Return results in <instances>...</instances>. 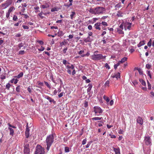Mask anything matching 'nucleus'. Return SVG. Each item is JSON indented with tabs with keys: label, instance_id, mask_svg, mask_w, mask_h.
<instances>
[{
	"label": "nucleus",
	"instance_id": "1",
	"mask_svg": "<svg viewBox=\"0 0 154 154\" xmlns=\"http://www.w3.org/2000/svg\"><path fill=\"white\" fill-rule=\"evenodd\" d=\"M106 11L105 8L97 6L94 8H91L89 10V12L92 14H103Z\"/></svg>",
	"mask_w": 154,
	"mask_h": 154
},
{
	"label": "nucleus",
	"instance_id": "2",
	"mask_svg": "<svg viewBox=\"0 0 154 154\" xmlns=\"http://www.w3.org/2000/svg\"><path fill=\"white\" fill-rule=\"evenodd\" d=\"M54 138L53 134H50L47 137L46 139V143L47 145L46 149L48 151L49 150L50 147L53 143Z\"/></svg>",
	"mask_w": 154,
	"mask_h": 154
},
{
	"label": "nucleus",
	"instance_id": "3",
	"mask_svg": "<svg viewBox=\"0 0 154 154\" xmlns=\"http://www.w3.org/2000/svg\"><path fill=\"white\" fill-rule=\"evenodd\" d=\"M106 56H103L101 54H93L91 56V59L94 61L99 60L101 59H105Z\"/></svg>",
	"mask_w": 154,
	"mask_h": 154
},
{
	"label": "nucleus",
	"instance_id": "4",
	"mask_svg": "<svg viewBox=\"0 0 154 154\" xmlns=\"http://www.w3.org/2000/svg\"><path fill=\"white\" fill-rule=\"evenodd\" d=\"M103 111L101 108L98 106H95L93 108V111L95 112L96 116L101 115Z\"/></svg>",
	"mask_w": 154,
	"mask_h": 154
},
{
	"label": "nucleus",
	"instance_id": "5",
	"mask_svg": "<svg viewBox=\"0 0 154 154\" xmlns=\"http://www.w3.org/2000/svg\"><path fill=\"white\" fill-rule=\"evenodd\" d=\"M12 0H7L6 1L5 3L2 4L0 6L1 7V8L2 9H4L6 8L11 5L12 4Z\"/></svg>",
	"mask_w": 154,
	"mask_h": 154
},
{
	"label": "nucleus",
	"instance_id": "6",
	"mask_svg": "<svg viewBox=\"0 0 154 154\" xmlns=\"http://www.w3.org/2000/svg\"><path fill=\"white\" fill-rule=\"evenodd\" d=\"M24 154H30V149L29 145L28 144H26L24 146L23 150Z\"/></svg>",
	"mask_w": 154,
	"mask_h": 154
},
{
	"label": "nucleus",
	"instance_id": "7",
	"mask_svg": "<svg viewBox=\"0 0 154 154\" xmlns=\"http://www.w3.org/2000/svg\"><path fill=\"white\" fill-rule=\"evenodd\" d=\"M132 23L129 22H126L124 23V29L125 30L128 29L129 30L130 29Z\"/></svg>",
	"mask_w": 154,
	"mask_h": 154
},
{
	"label": "nucleus",
	"instance_id": "8",
	"mask_svg": "<svg viewBox=\"0 0 154 154\" xmlns=\"http://www.w3.org/2000/svg\"><path fill=\"white\" fill-rule=\"evenodd\" d=\"M144 142L147 145H149L151 143V140L149 137H145Z\"/></svg>",
	"mask_w": 154,
	"mask_h": 154
},
{
	"label": "nucleus",
	"instance_id": "9",
	"mask_svg": "<svg viewBox=\"0 0 154 154\" xmlns=\"http://www.w3.org/2000/svg\"><path fill=\"white\" fill-rule=\"evenodd\" d=\"M101 23H97L94 24V27L96 29H98L99 30H101L100 26H101Z\"/></svg>",
	"mask_w": 154,
	"mask_h": 154
},
{
	"label": "nucleus",
	"instance_id": "10",
	"mask_svg": "<svg viewBox=\"0 0 154 154\" xmlns=\"http://www.w3.org/2000/svg\"><path fill=\"white\" fill-rule=\"evenodd\" d=\"M45 153V149L39 145V154H44Z\"/></svg>",
	"mask_w": 154,
	"mask_h": 154
},
{
	"label": "nucleus",
	"instance_id": "11",
	"mask_svg": "<svg viewBox=\"0 0 154 154\" xmlns=\"http://www.w3.org/2000/svg\"><path fill=\"white\" fill-rule=\"evenodd\" d=\"M137 122L141 125H142L143 124V120L142 118L140 117H138L137 119Z\"/></svg>",
	"mask_w": 154,
	"mask_h": 154
},
{
	"label": "nucleus",
	"instance_id": "12",
	"mask_svg": "<svg viewBox=\"0 0 154 154\" xmlns=\"http://www.w3.org/2000/svg\"><path fill=\"white\" fill-rule=\"evenodd\" d=\"M32 8L33 11H34L35 13H37L38 11V7L37 6H33L32 7Z\"/></svg>",
	"mask_w": 154,
	"mask_h": 154
},
{
	"label": "nucleus",
	"instance_id": "13",
	"mask_svg": "<svg viewBox=\"0 0 154 154\" xmlns=\"http://www.w3.org/2000/svg\"><path fill=\"white\" fill-rule=\"evenodd\" d=\"M25 45V43L24 42H21L20 43H19L18 45V48L17 50H19L22 47L24 46V45Z\"/></svg>",
	"mask_w": 154,
	"mask_h": 154
},
{
	"label": "nucleus",
	"instance_id": "14",
	"mask_svg": "<svg viewBox=\"0 0 154 154\" xmlns=\"http://www.w3.org/2000/svg\"><path fill=\"white\" fill-rule=\"evenodd\" d=\"M46 99L48 100L50 102H53L54 104H56V102L54 101V100L51 97H50L49 96H47L46 97Z\"/></svg>",
	"mask_w": 154,
	"mask_h": 154
},
{
	"label": "nucleus",
	"instance_id": "15",
	"mask_svg": "<svg viewBox=\"0 0 154 154\" xmlns=\"http://www.w3.org/2000/svg\"><path fill=\"white\" fill-rule=\"evenodd\" d=\"M113 149L114 151L115 152L116 154H120V149L119 148H114Z\"/></svg>",
	"mask_w": 154,
	"mask_h": 154
},
{
	"label": "nucleus",
	"instance_id": "16",
	"mask_svg": "<svg viewBox=\"0 0 154 154\" xmlns=\"http://www.w3.org/2000/svg\"><path fill=\"white\" fill-rule=\"evenodd\" d=\"M84 41L87 43V42H90L91 41V40L90 36H88L87 37L84 39Z\"/></svg>",
	"mask_w": 154,
	"mask_h": 154
},
{
	"label": "nucleus",
	"instance_id": "17",
	"mask_svg": "<svg viewBox=\"0 0 154 154\" xmlns=\"http://www.w3.org/2000/svg\"><path fill=\"white\" fill-rule=\"evenodd\" d=\"M127 57H125L123 58H122L121 60L119 61L118 62L120 64L121 63H124L125 61H126L127 60Z\"/></svg>",
	"mask_w": 154,
	"mask_h": 154
},
{
	"label": "nucleus",
	"instance_id": "18",
	"mask_svg": "<svg viewBox=\"0 0 154 154\" xmlns=\"http://www.w3.org/2000/svg\"><path fill=\"white\" fill-rule=\"evenodd\" d=\"M122 6L121 3H119L117 4L115 6V10H117L119 9V8H121Z\"/></svg>",
	"mask_w": 154,
	"mask_h": 154
},
{
	"label": "nucleus",
	"instance_id": "19",
	"mask_svg": "<svg viewBox=\"0 0 154 154\" xmlns=\"http://www.w3.org/2000/svg\"><path fill=\"white\" fill-rule=\"evenodd\" d=\"M8 129L10 131V134L13 136L14 134V131L13 129L10 127H9Z\"/></svg>",
	"mask_w": 154,
	"mask_h": 154
},
{
	"label": "nucleus",
	"instance_id": "20",
	"mask_svg": "<svg viewBox=\"0 0 154 154\" xmlns=\"http://www.w3.org/2000/svg\"><path fill=\"white\" fill-rule=\"evenodd\" d=\"M145 44V42L144 40L140 42L139 44L137 45V46L138 47L143 45Z\"/></svg>",
	"mask_w": 154,
	"mask_h": 154
},
{
	"label": "nucleus",
	"instance_id": "21",
	"mask_svg": "<svg viewBox=\"0 0 154 154\" xmlns=\"http://www.w3.org/2000/svg\"><path fill=\"white\" fill-rule=\"evenodd\" d=\"M88 87L87 91L88 92H90L92 87V85L91 84L89 83L88 84Z\"/></svg>",
	"mask_w": 154,
	"mask_h": 154
},
{
	"label": "nucleus",
	"instance_id": "22",
	"mask_svg": "<svg viewBox=\"0 0 154 154\" xmlns=\"http://www.w3.org/2000/svg\"><path fill=\"white\" fill-rule=\"evenodd\" d=\"M69 2H70V3L69 4H67L65 5V6L69 7L72 5L73 0H69Z\"/></svg>",
	"mask_w": 154,
	"mask_h": 154
},
{
	"label": "nucleus",
	"instance_id": "23",
	"mask_svg": "<svg viewBox=\"0 0 154 154\" xmlns=\"http://www.w3.org/2000/svg\"><path fill=\"white\" fill-rule=\"evenodd\" d=\"M15 8L14 7H11L8 10V11L11 13L12 11L15 10Z\"/></svg>",
	"mask_w": 154,
	"mask_h": 154
},
{
	"label": "nucleus",
	"instance_id": "24",
	"mask_svg": "<svg viewBox=\"0 0 154 154\" xmlns=\"http://www.w3.org/2000/svg\"><path fill=\"white\" fill-rule=\"evenodd\" d=\"M67 69H73L74 67L72 64H71L70 65H67L66 66Z\"/></svg>",
	"mask_w": 154,
	"mask_h": 154
},
{
	"label": "nucleus",
	"instance_id": "25",
	"mask_svg": "<svg viewBox=\"0 0 154 154\" xmlns=\"http://www.w3.org/2000/svg\"><path fill=\"white\" fill-rule=\"evenodd\" d=\"M23 72H21L20 73L17 75L15 77L17 78V79H19L23 76Z\"/></svg>",
	"mask_w": 154,
	"mask_h": 154
},
{
	"label": "nucleus",
	"instance_id": "26",
	"mask_svg": "<svg viewBox=\"0 0 154 154\" xmlns=\"http://www.w3.org/2000/svg\"><path fill=\"white\" fill-rule=\"evenodd\" d=\"M103 98L105 100L106 102L108 103L110 99L109 98L106 96L105 95H104L103 96Z\"/></svg>",
	"mask_w": 154,
	"mask_h": 154
},
{
	"label": "nucleus",
	"instance_id": "27",
	"mask_svg": "<svg viewBox=\"0 0 154 154\" xmlns=\"http://www.w3.org/2000/svg\"><path fill=\"white\" fill-rule=\"evenodd\" d=\"M58 35L59 36H62L64 34V33L62 31H59L58 33Z\"/></svg>",
	"mask_w": 154,
	"mask_h": 154
},
{
	"label": "nucleus",
	"instance_id": "28",
	"mask_svg": "<svg viewBox=\"0 0 154 154\" xmlns=\"http://www.w3.org/2000/svg\"><path fill=\"white\" fill-rule=\"evenodd\" d=\"M120 74L119 73H118L117 74L115 75L114 76H112L113 78H116L117 79L118 78H119L120 77Z\"/></svg>",
	"mask_w": 154,
	"mask_h": 154
},
{
	"label": "nucleus",
	"instance_id": "29",
	"mask_svg": "<svg viewBox=\"0 0 154 154\" xmlns=\"http://www.w3.org/2000/svg\"><path fill=\"white\" fill-rule=\"evenodd\" d=\"M140 82L141 83L142 85L143 86L146 85V83L145 81L142 79H140Z\"/></svg>",
	"mask_w": 154,
	"mask_h": 154
},
{
	"label": "nucleus",
	"instance_id": "30",
	"mask_svg": "<svg viewBox=\"0 0 154 154\" xmlns=\"http://www.w3.org/2000/svg\"><path fill=\"white\" fill-rule=\"evenodd\" d=\"M116 15L118 17H122V13L120 11H119Z\"/></svg>",
	"mask_w": 154,
	"mask_h": 154
},
{
	"label": "nucleus",
	"instance_id": "31",
	"mask_svg": "<svg viewBox=\"0 0 154 154\" xmlns=\"http://www.w3.org/2000/svg\"><path fill=\"white\" fill-rule=\"evenodd\" d=\"M147 83L148 85V88L149 90H150L151 89V86L148 80L147 81Z\"/></svg>",
	"mask_w": 154,
	"mask_h": 154
},
{
	"label": "nucleus",
	"instance_id": "32",
	"mask_svg": "<svg viewBox=\"0 0 154 154\" xmlns=\"http://www.w3.org/2000/svg\"><path fill=\"white\" fill-rule=\"evenodd\" d=\"M38 144H37L36 147L35 151V154H38Z\"/></svg>",
	"mask_w": 154,
	"mask_h": 154
},
{
	"label": "nucleus",
	"instance_id": "33",
	"mask_svg": "<svg viewBox=\"0 0 154 154\" xmlns=\"http://www.w3.org/2000/svg\"><path fill=\"white\" fill-rule=\"evenodd\" d=\"M75 15V12H72L71 14L70 15V17L71 19H72L73 18V16Z\"/></svg>",
	"mask_w": 154,
	"mask_h": 154
},
{
	"label": "nucleus",
	"instance_id": "34",
	"mask_svg": "<svg viewBox=\"0 0 154 154\" xmlns=\"http://www.w3.org/2000/svg\"><path fill=\"white\" fill-rule=\"evenodd\" d=\"M45 83L49 89H50L51 88V86L47 82H45Z\"/></svg>",
	"mask_w": 154,
	"mask_h": 154
},
{
	"label": "nucleus",
	"instance_id": "35",
	"mask_svg": "<svg viewBox=\"0 0 154 154\" xmlns=\"http://www.w3.org/2000/svg\"><path fill=\"white\" fill-rule=\"evenodd\" d=\"M117 31L120 34H123L124 33V32L122 31V29L121 30L120 29H118Z\"/></svg>",
	"mask_w": 154,
	"mask_h": 154
},
{
	"label": "nucleus",
	"instance_id": "36",
	"mask_svg": "<svg viewBox=\"0 0 154 154\" xmlns=\"http://www.w3.org/2000/svg\"><path fill=\"white\" fill-rule=\"evenodd\" d=\"M109 81H107L104 84V86L105 87H109Z\"/></svg>",
	"mask_w": 154,
	"mask_h": 154
},
{
	"label": "nucleus",
	"instance_id": "37",
	"mask_svg": "<svg viewBox=\"0 0 154 154\" xmlns=\"http://www.w3.org/2000/svg\"><path fill=\"white\" fill-rule=\"evenodd\" d=\"M102 118V117L100 118L98 117H96L93 118L92 119L93 120H100Z\"/></svg>",
	"mask_w": 154,
	"mask_h": 154
},
{
	"label": "nucleus",
	"instance_id": "38",
	"mask_svg": "<svg viewBox=\"0 0 154 154\" xmlns=\"http://www.w3.org/2000/svg\"><path fill=\"white\" fill-rule=\"evenodd\" d=\"M146 67L148 69H149L152 67V65L147 64L146 65Z\"/></svg>",
	"mask_w": 154,
	"mask_h": 154
},
{
	"label": "nucleus",
	"instance_id": "39",
	"mask_svg": "<svg viewBox=\"0 0 154 154\" xmlns=\"http://www.w3.org/2000/svg\"><path fill=\"white\" fill-rule=\"evenodd\" d=\"M147 74L149 76L150 78V79H152V75H151V73L150 72V71H147Z\"/></svg>",
	"mask_w": 154,
	"mask_h": 154
},
{
	"label": "nucleus",
	"instance_id": "40",
	"mask_svg": "<svg viewBox=\"0 0 154 154\" xmlns=\"http://www.w3.org/2000/svg\"><path fill=\"white\" fill-rule=\"evenodd\" d=\"M11 87V85L10 83H8L6 85V87L8 90H9Z\"/></svg>",
	"mask_w": 154,
	"mask_h": 154
},
{
	"label": "nucleus",
	"instance_id": "41",
	"mask_svg": "<svg viewBox=\"0 0 154 154\" xmlns=\"http://www.w3.org/2000/svg\"><path fill=\"white\" fill-rule=\"evenodd\" d=\"M120 64V63L118 62L117 63H116V64H115L114 65V68L115 69H116L117 68V67L119 66V65Z\"/></svg>",
	"mask_w": 154,
	"mask_h": 154
},
{
	"label": "nucleus",
	"instance_id": "42",
	"mask_svg": "<svg viewBox=\"0 0 154 154\" xmlns=\"http://www.w3.org/2000/svg\"><path fill=\"white\" fill-rule=\"evenodd\" d=\"M16 91L17 92H20V86H17L16 88Z\"/></svg>",
	"mask_w": 154,
	"mask_h": 154
},
{
	"label": "nucleus",
	"instance_id": "43",
	"mask_svg": "<svg viewBox=\"0 0 154 154\" xmlns=\"http://www.w3.org/2000/svg\"><path fill=\"white\" fill-rule=\"evenodd\" d=\"M152 45V40L150 39L149 41L147 43V45L149 47H150Z\"/></svg>",
	"mask_w": 154,
	"mask_h": 154
},
{
	"label": "nucleus",
	"instance_id": "44",
	"mask_svg": "<svg viewBox=\"0 0 154 154\" xmlns=\"http://www.w3.org/2000/svg\"><path fill=\"white\" fill-rule=\"evenodd\" d=\"M95 1L97 2V3L98 4H100L103 2V1L101 0H95Z\"/></svg>",
	"mask_w": 154,
	"mask_h": 154
},
{
	"label": "nucleus",
	"instance_id": "45",
	"mask_svg": "<svg viewBox=\"0 0 154 154\" xmlns=\"http://www.w3.org/2000/svg\"><path fill=\"white\" fill-rule=\"evenodd\" d=\"M92 142V141H91L89 142L87 144V145L86 146V148H88L89 147V146H90L91 143Z\"/></svg>",
	"mask_w": 154,
	"mask_h": 154
},
{
	"label": "nucleus",
	"instance_id": "46",
	"mask_svg": "<svg viewBox=\"0 0 154 154\" xmlns=\"http://www.w3.org/2000/svg\"><path fill=\"white\" fill-rule=\"evenodd\" d=\"M25 53V51L24 50H21L19 51V54L23 55Z\"/></svg>",
	"mask_w": 154,
	"mask_h": 154
},
{
	"label": "nucleus",
	"instance_id": "47",
	"mask_svg": "<svg viewBox=\"0 0 154 154\" xmlns=\"http://www.w3.org/2000/svg\"><path fill=\"white\" fill-rule=\"evenodd\" d=\"M65 151L66 152H69V148L68 147H66L65 148Z\"/></svg>",
	"mask_w": 154,
	"mask_h": 154
},
{
	"label": "nucleus",
	"instance_id": "48",
	"mask_svg": "<svg viewBox=\"0 0 154 154\" xmlns=\"http://www.w3.org/2000/svg\"><path fill=\"white\" fill-rule=\"evenodd\" d=\"M101 23L104 26H108L107 23L105 22H102Z\"/></svg>",
	"mask_w": 154,
	"mask_h": 154
},
{
	"label": "nucleus",
	"instance_id": "49",
	"mask_svg": "<svg viewBox=\"0 0 154 154\" xmlns=\"http://www.w3.org/2000/svg\"><path fill=\"white\" fill-rule=\"evenodd\" d=\"M29 120L30 122V123H29V122H27V125H31V122H32V119H29Z\"/></svg>",
	"mask_w": 154,
	"mask_h": 154
},
{
	"label": "nucleus",
	"instance_id": "50",
	"mask_svg": "<svg viewBox=\"0 0 154 154\" xmlns=\"http://www.w3.org/2000/svg\"><path fill=\"white\" fill-rule=\"evenodd\" d=\"M137 70H138L140 74L142 75L143 74V72L140 69L138 68L137 69Z\"/></svg>",
	"mask_w": 154,
	"mask_h": 154
},
{
	"label": "nucleus",
	"instance_id": "51",
	"mask_svg": "<svg viewBox=\"0 0 154 154\" xmlns=\"http://www.w3.org/2000/svg\"><path fill=\"white\" fill-rule=\"evenodd\" d=\"M17 19V16L14 15L13 18V20L14 21H16Z\"/></svg>",
	"mask_w": 154,
	"mask_h": 154
},
{
	"label": "nucleus",
	"instance_id": "52",
	"mask_svg": "<svg viewBox=\"0 0 154 154\" xmlns=\"http://www.w3.org/2000/svg\"><path fill=\"white\" fill-rule=\"evenodd\" d=\"M10 13L8 11L6 13V17L7 18H8L10 16Z\"/></svg>",
	"mask_w": 154,
	"mask_h": 154
},
{
	"label": "nucleus",
	"instance_id": "53",
	"mask_svg": "<svg viewBox=\"0 0 154 154\" xmlns=\"http://www.w3.org/2000/svg\"><path fill=\"white\" fill-rule=\"evenodd\" d=\"M29 132H25V135L26 138H28L29 137Z\"/></svg>",
	"mask_w": 154,
	"mask_h": 154
},
{
	"label": "nucleus",
	"instance_id": "54",
	"mask_svg": "<svg viewBox=\"0 0 154 154\" xmlns=\"http://www.w3.org/2000/svg\"><path fill=\"white\" fill-rule=\"evenodd\" d=\"M109 136L111 137L112 138H116V136L112 134H109Z\"/></svg>",
	"mask_w": 154,
	"mask_h": 154
},
{
	"label": "nucleus",
	"instance_id": "55",
	"mask_svg": "<svg viewBox=\"0 0 154 154\" xmlns=\"http://www.w3.org/2000/svg\"><path fill=\"white\" fill-rule=\"evenodd\" d=\"M44 54H47L49 56H50V54L47 51H44L43 52V54L44 55Z\"/></svg>",
	"mask_w": 154,
	"mask_h": 154
},
{
	"label": "nucleus",
	"instance_id": "56",
	"mask_svg": "<svg viewBox=\"0 0 154 154\" xmlns=\"http://www.w3.org/2000/svg\"><path fill=\"white\" fill-rule=\"evenodd\" d=\"M105 67L107 69H109L110 68L109 66L107 63H106L105 65Z\"/></svg>",
	"mask_w": 154,
	"mask_h": 154
},
{
	"label": "nucleus",
	"instance_id": "57",
	"mask_svg": "<svg viewBox=\"0 0 154 154\" xmlns=\"http://www.w3.org/2000/svg\"><path fill=\"white\" fill-rule=\"evenodd\" d=\"M87 141V140L86 139H84L82 141V145H84L85 144Z\"/></svg>",
	"mask_w": 154,
	"mask_h": 154
},
{
	"label": "nucleus",
	"instance_id": "58",
	"mask_svg": "<svg viewBox=\"0 0 154 154\" xmlns=\"http://www.w3.org/2000/svg\"><path fill=\"white\" fill-rule=\"evenodd\" d=\"M84 52V51L83 50H81L79 52L78 54L79 55H81Z\"/></svg>",
	"mask_w": 154,
	"mask_h": 154
},
{
	"label": "nucleus",
	"instance_id": "59",
	"mask_svg": "<svg viewBox=\"0 0 154 154\" xmlns=\"http://www.w3.org/2000/svg\"><path fill=\"white\" fill-rule=\"evenodd\" d=\"M123 26H124V23H122L120 25L119 27L123 30Z\"/></svg>",
	"mask_w": 154,
	"mask_h": 154
},
{
	"label": "nucleus",
	"instance_id": "60",
	"mask_svg": "<svg viewBox=\"0 0 154 154\" xmlns=\"http://www.w3.org/2000/svg\"><path fill=\"white\" fill-rule=\"evenodd\" d=\"M63 94L64 93L63 92H61L58 95V96L59 97H61L63 95Z\"/></svg>",
	"mask_w": 154,
	"mask_h": 154
},
{
	"label": "nucleus",
	"instance_id": "61",
	"mask_svg": "<svg viewBox=\"0 0 154 154\" xmlns=\"http://www.w3.org/2000/svg\"><path fill=\"white\" fill-rule=\"evenodd\" d=\"M44 48L42 47V46H41L40 48H39V51H43L44 50Z\"/></svg>",
	"mask_w": 154,
	"mask_h": 154
},
{
	"label": "nucleus",
	"instance_id": "62",
	"mask_svg": "<svg viewBox=\"0 0 154 154\" xmlns=\"http://www.w3.org/2000/svg\"><path fill=\"white\" fill-rule=\"evenodd\" d=\"M57 11V8H52L51 10V11L52 12H54V11Z\"/></svg>",
	"mask_w": 154,
	"mask_h": 154
},
{
	"label": "nucleus",
	"instance_id": "63",
	"mask_svg": "<svg viewBox=\"0 0 154 154\" xmlns=\"http://www.w3.org/2000/svg\"><path fill=\"white\" fill-rule=\"evenodd\" d=\"M84 106L86 107L88 106V102L87 101H85L84 103Z\"/></svg>",
	"mask_w": 154,
	"mask_h": 154
},
{
	"label": "nucleus",
	"instance_id": "64",
	"mask_svg": "<svg viewBox=\"0 0 154 154\" xmlns=\"http://www.w3.org/2000/svg\"><path fill=\"white\" fill-rule=\"evenodd\" d=\"M135 50L134 48H131L129 52L131 53H132Z\"/></svg>",
	"mask_w": 154,
	"mask_h": 154
}]
</instances>
